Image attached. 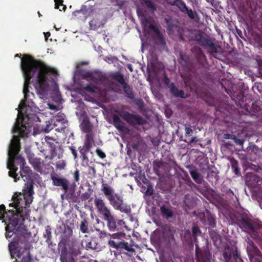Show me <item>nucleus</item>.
<instances>
[{"mask_svg": "<svg viewBox=\"0 0 262 262\" xmlns=\"http://www.w3.org/2000/svg\"><path fill=\"white\" fill-rule=\"evenodd\" d=\"M67 122V120L64 118V116L63 114H59L55 118V123H64V122ZM57 124L55 123V125L57 126Z\"/></svg>", "mask_w": 262, "mask_h": 262, "instance_id": "obj_44", "label": "nucleus"}, {"mask_svg": "<svg viewBox=\"0 0 262 262\" xmlns=\"http://www.w3.org/2000/svg\"><path fill=\"white\" fill-rule=\"evenodd\" d=\"M81 89L91 93H95L97 92V88L91 84H87L85 85H81Z\"/></svg>", "mask_w": 262, "mask_h": 262, "instance_id": "obj_35", "label": "nucleus"}, {"mask_svg": "<svg viewBox=\"0 0 262 262\" xmlns=\"http://www.w3.org/2000/svg\"><path fill=\"white\" fill-rule=\"evenodd\" d=\"M104 220L106 221L107 227L110 231L114 232L119 230V228L117 226V219L112 214Z\"/></svg>", "mask_w": 262, "mask_h": 262, "instance_id": "obj_18", "label": "nucleus"}, {"mask_svg": "<svg viewBox=\"0 0 262 262\" xmlns=\"http://www.w3.org/2000/svg\"><path fill=\"white\" fill-rule=\"evenodd\" d=\"M161 216L167 220L172 218L174 213L170 205H163L160 207Z\"/></svg>", "mask_w": 262, "mask_h": 262, "instance_id": "obj_20", "label": "nucleus"}, {"mask_svg": "<svg viewBox=\"0 0 262 262\" xmlns=\"http://www.w3.org/2000/svg\"><path fill=\"white\" fill-rule=\"evenodd\" d=\"M69 148L74 156V159H76L77 158V152L75 147L73 146H71L69 147Z\"/></svg>", "mask_w": 262, "mask_h": 262, "instance_id": "obj_59", "label": "nucleus"}, {"mask_svg": "<svg viewBox=\"0 0 262 262\" xmlns=\"http://www.w3.org/2000/svg\"><path fill=\"white\" fill-rule=\"evenodd\" d=\"M7 168L10 170L8 172L9 176L14 178L15 182L18 181L19 180V177H18V174L16 173L18 168L15 165L13 162L8 163Z\"/></svg>", "mask_w": 262, "mask_h": 262, "instance_id": "obj_21", "label": "nucleus"}, {"mask_svg": "<svg viewBox=\"0 0 262 262\" xmlns=\"http://www.w3.org/2000/svg\"><path fill=\"white\" fill-rule=\"evenodd\" d=\"M190 174L193 180L198 184H201L202 182L201 174L196 170H190Z\"/></svg>", "mask_w": 262, "mask_h": 262, "instance_id": "obj_33", "label": "nucleus"}, {"mask_svg": "<svg viewBox=\"0 0 262 262\" xmlns=\"http://www.w3.org/2000/svg\"><path fill=\"white\" fill-rule=\"evenodd\" d=\"M114 126L120 132H128L129 130L128 128L125 127L123 122L121 120L119 116L114 114L112 116Z\"/></svg>", "mask_w": 262, "mask_h": 262, "instance_id": "obj_19", "label": "nucleus"}, {"mask_svg": "<svg viewBox=\"0 0 262 262\" xmlns=\"http://www.w3.org/2000/svg\"><path fill=\"white\" fill-rule=\"evenodd\" d=\"M143 3L151 13H154L157 10L155 5L150 0H143Z\"/></svg>", "mask_w": 262, "mask_h": 262, "instance_id": "obj_34", "label": "nucleus"}, {"mask_svg": "<svg viewBox=\"0 0 262 262\" xmlns=\"http://www.w3.org/2000/svg\"><path fill=\"white\" fill-rule=\"evenodd\" d=\"M90 197V194L88 192H84L81 195V199L83 201L88 200Z\"/></svg>", "mask_w": 262, "mask_h": 262, "instance_id": "obj_63", "label": "nucleus"}, {"mask_svg": "<svg viewBox=\"0 0 262 262\" xmlns=\"http://www.w3.org/2000/svg\"><path fill=\"white\" fill-rule=\"evenodd\" d=\"M156 35V43L159 45L165 46L166 45V41L163 34L160 32Z\"/></svg>", "mask_w": 262, "mask_h": 262, "instance_id": "obj_36", "label": "nucleus"}, {"mask_svg": "<svg viewBox=\"0 0 262 262\" xmlns=\"http://www.w3.org/2000/svg\"><path fill=\"white\" fill-rule=\"evenodd\" d=\"M125 96L129 99L133 100L135 98L133 90L129 84L126 82L122 85Z\"/></svg>", "mask_w": 262, "mask_h": 262, "instance_id": "obj_28", "label": "nucleus"}, {"mask_svg": "<svg viewBox=\"0 0 262 262\" xmlns=\"http://www.w3.org/2000/svg\"><path fill=\"white\" fill-rule=\"evenodd\" d=\"M69 251L70 257H69V260L71 262H76L75 257L81 253L79 247L76 245H72L70 246Z\"/></svg>", "mask_w": 262, "mask_h": 262, "instance_id": "obj_22", "label": "nucleus"}, {"mask_svg": "<svg viewBox=\"0 0 262 262\" xmlns=\"http://www.w3.org/2000/svg\"><path fill=\"white\" fill-rule=\"evenodd\" d=\"M80 230L83 233H88L89 232V222L86 219H83L80 224Z\"/></svg>", "mask_w": 262, "mask_h": 262, "instance_id": "obj_32", "label": "nucleus"}, {"mask_svg": "<svg viewBox=\"0 0 262 262\" xmlns=\"http://www.w3.org/2000/svg\"><path fill=\"white\" fill-rule=\"evenodd\" d=\"M70 251H68V249L66 246H63L60 250V260L61 262H71L69 261Z\"/></svg>", "mask_w": 262, "mask_h": 262, "instance_id": "obj_27", "label": "nucleus"}, {"mask_svg": "<svg viewBox=\"0 0 262 262\" xmlns=\"http://www.w3.org/2000/svg\"><path fill=\"white\" fill-rule=\"evenodd\" d=\"M13 202L9 204L10 207H13L15 210H10L9 213L7 215L8 224L5 227L6 237H11L14 233V230L18 225H21L25 221V217L23 213V207L20 205L21 199L18 196H13L12 197Z\"/></svg>", "mask_w": 262, "mask_h": 262, "instance_id": "obj_3", "label": "nucleus"}, {"mask_svg": "<svg viewBox=\"0 0 262 262\" xmlns=\"http://www.w3.org/2000/svg\"><path fill=\"white\" fill-rule=\"evenodd\" d=\"M196 262H210L211 254L207 246L200 248L195 245Z\"/></svg>", "mask_w": 262, "mask_h": 262, "instance_id": "obj_13", "label": "nucleus"}, {"mask_svg": "<svg viewBox=\"0 0 262 262\" xmlns=\"http://www.w3.org/2000/svg\"><path fill=\"white\" fill-rule=\"evenodd\" d=\"M171 85L170 92L174 97L182 98H186L184 91L178 90L173 83H172Z\"/></svg>", "mask_w": 262, "mask_h": 262, "instance_id": "obj_25", "label": "nucleus"}, {"mask_svg": "<svg viewBox=\"0 0 262 262\" xmlns=\"http://www.w3.org/2000/svg\"><path fill=\"white\" fill-rule=\"evenodd\" d=\"M232 256L233 257L234 260L236 259L237 258H241V256H240L239 254H238V252H237L236 248L235 249L234 252L233 251Z\"/></svg>", "mask_w": 262, "mask_h": 262, "instance_id": "obj_64", "label": "nucleus"}, {"mask_svg": "<svg viewBox=\"0 0 262 262\" xmlns=\"http://www.w3.org/2000/svg\"><path fill=\"white\" fill-rule=\"evenodd\" d=\"M96 152L97 155L101 158L104 159L106 157L105 154L99 148L96 149Z\"/></svg>", "mask_w": 262, "mask_h": 262, "instance_id": "obj_53", "label": "nucleus"}, {"mask_svg": "<svg viewBox=\"0 0 262 262\" xmlns=\"http://www.w3.org/2000/svg\"><path fill=\"white\" fill-rule=\"evenodd\" d=\"M242 102L243 103V101H239L238 102L241 107L245 110L248 113L250 114L251 115H254L260 111V106L256 102H253L251 107L247 103L242 104Z\"/></svg>", "mask_w": 262, "mask_h": 262, "instance_id": "obj_17", "label": "nucleus"}, {"mask_svg": "<svg viewBox=\"0 0 262 262\" xmlns=\"http://www.w3.org/2000/svg\"><path fill=\"white\" fill-rule=\"evenodd\" d=\"M101 191L114 209L127 215L130 214V207L124 203L123 197L119 193H115L113 188L103 181L102 182Z\"/></svg>", "mask_w": 262, "mask_h": 262, "instance_id": "obj_5", "label": "nucleus"}, {"mask_svg": "<svg viewBox=\"0 0 262 262\" xmlns=\"http://www.w3.org/2000/svg\"><path fill=\"white\" fill-rule=\"evenodd\" d=\"M108 245L110 247L120 250L126 254H133L135 252V249L132 245H129L127 242L122 240V241L116 242L113 240L108 241Z\"/></svg>", "mask_w": 262, "mask_h": 262, "instance_id": "obj_10", "label": "nucleus"}, {"mask_svg": "<svg viewBox=\"0 0 262 262\" xmlns=\"http://www.w3.org/2000/svg\"><path fill=\"white\" fill-rule=\"evenodd\" d=\"M94 204L98 213L101 215L103 220L112 214L111 209L106 206L103 200L96 198L94 200Z\"/></svg>", "mask_w": 262, "mask_h": 262, "instance_id": "obj_12", "label": "nucleus"}, {"mask_svg": "<svg viewBox=\"0 0 262 262\" xmlns=\"http://www.w3.org/2000/svg\"><path fill=\"white\" fill-rule=\"evenodd\" d=\"M86 134L84 145L87 147V148H91L94 142L93 133L92 132Z\"/></svg>", "mask_w": 262, "mask_h": 262, "instance_id": "obj_31", "label": "nucleus"}, {"mask_svg": "<svg viewBox=\"0 0 262 262\" xmlns=\"http://www.w3.org/2000/svg\"><path fill=\"white\" fill-rule=\"evenodd\" d=\"M111 237L113 239H121L122 237V234L119 232L113 233L111 235Z\"/></svg>", "mask_w": 262, "mask_h": 262, "instance_id": "obj_60", "label": "nucleus"}, {"mask_svg": "<svg viewBox=\"0 0 262 262\" xmlns=\"http://www.w3.org/2000/svg\"><path fill=\"white\" fill-rule=\"evenodd\" d=\"M33 185V181H27V184L24 189V193L29 196H32L34 194Z\"/></svg>", "mask_w": 262, "mask_h": 262, "instance_id": "obj_30", "label": "nucleus"}, {"mask_svg": "<svg viewBox=\"0 0 262 262\" xmlns=\"http://www.w3.org/2000/svg\"><path fill=\"white\" fill-rule=\"evenodd\" d=\"M192 235L194 237L197 236L201 233L200 228L197 226H193L192 228Z\"/></svg>", "mask_w": 262, "mask_h": 262, "instance_id": "obj_50", "label": "nucleus"}, {"mask_svg": "<svg viewBox=\"0 0 262 262\" xmlns=\"http://www.w3.org/2000/svg\"><path fill=\"white\" fill-rule=\"evenodd\" d=\"M235 136L231 134H224L223 135V138L225 139H234Z\"/></svg>", "mask_w": 262, "mask_h": 262, "instance_id": "obj_61", "label": "nucleus"}, {"mask_svg": "<svg viewBox=\"0 0 262 262\" xmlns=\"http://www.w3.org/2000/svg\"><path fill=\"white\" fill-rule=\"evenodd\" d=\"M188 15V17L190 19H194V12L191 9H189L187 7L186 8V10H185V12Z\"/></svg>", "mask_w": 262, "mask_h": 262, "instance_id": "obj_56", "label": "nucleus"}, {"mask_svg": "<svg viewBox=\"0 0 262 262\" xmlns=\"http://www.w3.org/2000/svg\"><path fill=\"white\" fill-rule=\"evenodd\" d=\"M148 28L152 30L156 34L160 32L159 29L157 27V26L154 24H149V25H148Z\"/></svg>", "mask_w": 262, "mask_h": 262, "instance_id": "obj_58", "label": "nucleus"}, {"mask_svg": "<svg viewBox=\"0 0 262 262\" xmlns=\"http://www.w3.org/2000/svg\"><path fill=\"white\" fill-rule=\"evenodd\" d=\"M51 179L52 181V184L54 186L61 187L65 194L68 192L69 188L70 182L67 179L58 177L54 173L51 174Z\"/></svg>", "mask_w": 262, "mask_h": 262, "instance_id": "obj_14", "label": "nucleus"}, {"mask_svg": "<svg viewBox=\"0 0 262 262\" xmlns=\"http://www.w3.org/2000/svg\"><path fill=\"white\" fill-rule=\"evenodd\" d=\"M21 70L25 79L23 93L24 100L19 105L18 114L27 116L26 112L23 114V111L27 106L26 102L29 104H34L31 96H34L33 93H30L29 88L31 79L36 76V81L34 87L37 94L45 96L47 94L49 84L47 76L53 75L55 72L52 68L47 66L40 60L35 59L29 54H24L21 58Z\"/></svg>", "mask_w": 262, "mask_h": 262, "instance_id": "obj_1", "label": "nucleus"}, {"mask_svg": "<svg viewBox=\"0 0 262 262\" xmlns=\"http://www.w3.org/2000/svg\"><path fill=\"white\" fill-rule=\"evenodd\" d=\"M55 8L59 9L60 11L65 10L67 8L66 6L63 4V0H54Z\"/></svg>", "mask_w": 262, "mask_h": 262, "instance_id": "obj_38", "label": "nucleus"}, {"mask_svg": "<svg viewBox=\"0 0 262 262\" xmlns=\"http://www.w3.org/2000/svg\"><path fill=\"white\" fill-rule=\"evenodd\" d=\"M163 82L168 88L170 89L172 82H171L170 79L165 75L163 77Z\"/></svg>", "mask_w": 262, "mask_h": 262, "instance_id": "obj_51", "label": "nucleus"}, {"mask_svg": "<svg viewBox=\"0 0 262 262\" xmlns=\"http://www.w3.org/2000/svg\"><path fill=\"white\" fill-rule=\"evenodd\" d=\"M73 178L75 182H78L79 181L80 173L78 169H76L73 173Z\"/></svg>", "mask_w": 262, "mask_h": 262, "instance_id": "obj_54", "label": "nucleus"}, {"mask_svg": "<svg viewBox=\"0 0 262 262\" xmlns=\"http://www.w3.org/2000/svg\"><path fill=\"white\" fill-rule=\"evenodd\" d=\"M208 221L209 224L212 227H214L216 226L215 220L212 216H209L208 217Z\"/></svg>", "mask_w": 262, "mask_h": 262, "instance_id": "obj_57", "label": "nucleus"}, {"mask_svg": "<svg viewBox=\"0 0 262 262\" xmlns=\"http://www.w3.org/2000/svg\"><path fill=\"white\" fill-rule=\"evenodd\" d=\"M73 234V230L69 226L64 225V231L63 232V235L67 238H69Z\"/></svg>", "mask_w": 262, "mask_h": 262, "instance_id": "obj_39", "label": "nucleus"}, {"mask_svg": "<svg viewBox=\"0 0 262 262\" xmlns=\"http://www.w3.org/2000/svg\"><path fill=\"white\" fill-rule=\"evenodd\" d=\"M66 165L67 163L65 160H60L57 162L55 167L57 169L61 170L65 169Z\"/></svg>", "mask_w": 262, "mask_h": 262, "instance_id": "obj_43", "label": "nucleus"}, {"mask_svg": "<svg viewBox=\"0 0 262 262\" xmlns=\"http://www.w3.org/2000/svg\"><path fill=\"white\" fill-rule=\"evenodd\" d=\"M18 118L13 127L12 132L14 134H17L18 136L14 135L9 145V155L13 160L19 162L20 170V176L24 181H33L32 179V171L30 168L26 166V162L24 158L19 155L20 151V138L28 137L31 132L30 126L23 124V119L21 122Z\"/></svg>", "mask_w": 262, "mask_h": 262, "instance_id": "obj_2", "label": "nucleus"}, {"mask_svg": "<svg viewBox=\"0 0 262 262\" xmlns=\"http://www.w3.org/2000/svg\"><path fill=\"white\" fill-rule=\"evenodd\" d=\"M80 127L82 132L85 133H89L92 132V125H91L89 119L84 118L80 124Z\"/></svg>", "mask_w": 262, "mask_h": 262, "instance_id": "obj_26", "label": "nucleus"}, {"mask_svg": "<svg viewBox=\"0 0 262 262\" xmlns=\"http://www.w3.org/2000/svg\"><path fill=\"white\" fill-rule=\"evenodd\" d=\"M92 72L87 71H82L80 72V76L83 79L91 81Z\"/></svg>", "mask_w": 262, "mask_h": 262, "instance_id": "obj_40", "label": "nucleus"}, {"mask_svg": "<svg viewBox=\"0 0 262 262\" xmlns=\"http://www.w3.org/2000/svg\"><path fill=\"white\" fill-rule=\"evenodd\" d=\"M110 78L112 80H114L119 83L122 86L126 82L125 81L123 75L119 72H115L110 75Z\"/></svg>", "mask_w": 262, "mask_h": 262, "instance_id": "obj_24", "label": "nucleus"}, {"mask_svg": "<svg viewBox=\"0 0 262 262\" xmlns=\"http://www.w3.org/2000/svg\"><path fill=\"white\" fill-rule=\"evenodd\" d=\"M105 80V75L101 72H94L92 73L91 81L95 83H98L99 82H102Z\"/></svg>", "mask_w": 262, "mask_h": 262, "instance_id": "obj_23", "label": "nucleus"}, {"mask_svg": "<svg viewBox=\"0 0 262 262\" xmlns=\"http://www.w3.org/2000/svg\"><path fill=\"white\" fill-rule=\"evenodd\" d=\"M239 223L241 228L244 230L252 233L253 238L257 239L262 238V228L251 219L243 217L239 221Z\"/></svg>", "mask_w": 262, "mask_h": 262, "instance_id": "obj_8", "label": "nucleus"}, {"mask_svg": "<svg viewBox=\"0 0 262 262\" xmlns=\"http://www.w3.org/2000/svg\"><path fill=\"white\" fill-rule=\"evenodd\" d=\"M101 191L114 209L127 215L130 214V207L124 203L123 197L119 193H115L113 188L103 181L102 182Z\"/></svg>", "mask_w": 262, "mask_h": 262, "instance_id": "obj_4", "label": "nucleus"}, {"mask_svg": "<svg viewBox=\"0 0 262 262\" xmlns=\"http://www.w3.org/2000/svg\"><path fill=\"white\" fill-rule=\"evenodd\" d=\"M12 258L14 256L20 258L25 251L27 252L26 256H24L21 262H31L32 258L28 248L27 247L26 239L25 236L21 234L16 235L12 242L8 245Z\"/></svg>", "mask_w": 262, "mask_h": 262, "instance_id": "obj_6", "label": "nucleus"}, {"mask_svg": "<svg viewBox=\"0 0 262 262\" xmlns=\"http://www.w3.org/2000/svg\"><path fill=\"white\" fill-rule=\"evenodd\" d=\"M165 21L167 26V30L170 32L173 31L175 27L174 22L168 19H165Z\"/></svg>", "mask_w": 262, "mask_h": 262, "instance_id": "obj_45", "label": "nucleus"}, {"mask_svg": "<svg viewBox=\"0 0 262 262\" xmlns=\"http://www.w3.org/2000/svg\"><path fill=\"white\" fill-rule=\"evenodd\" d=\"M68 124V121L64 122V123H61V126L56 128V130H58L60 132H64L65 129L67 128V125Z\"/></svg>", "mask_w": 262, "mask_h": 262, "instance_id": "obj_55", "label": "nucleus"}, {"mask_svg": "<svg viewBox=\"0 0 262 262\" xmlns=\"http://www.w3.org/2000/svg\"><path fill=\"white\" fill-rule=\"evenodd\" d=\"M247 251L251 262H262V254L252 241L248 242Z\"/></svg>", "mask_w": 262, "mask_h": 262, "instance_id": "obj_11", "label": "nucleus"}, {"mask_svg": "<svg viewBox=\"0 0 262 262\" xmlns=\"http://www.w3.org/2000/svg\"><path fill=\"white\" fill-rule=\"evenodd\" d=\"M45 140L51 148V157L52 159L57 155V150L60 147V144L57 140L49 136H46Z\"/></svg>", "mask_w": 262, "mask_h": 262, "instance_id": "obj_16", "label": "nucleus"}, {"mask_svg": "<svg viewBox=\"0 0 262 262\" xmlns=\"http://www.w3.org/2000/svg\"><path fill=\"white\" fill-rule=\"evenodd\" d=\"M10 209H9L10 210ZM9 213V210L6 211V207L4 204L0 205V220L4 219L6 217V220H8L7 215Z\"/></svg>", "mask_w": 262, "mask_h": 262, "instance_id": "obj_37", "label": "nucleus"}, {"mask_svg": "<svg viewBox=\"0 0 262 262\" xmlns=\"http://www.w3.org/2000/svg\"><path fill=\"white\" fill-rule=\"evenodd\" d=\"M185 136H189L191 135V134L193 133L192 129L189 127H186L185 128Z\"/></svg>", "mask_w": 262, "mask_h": 262, "instance_id": "obj_62", "label": "nucleus"}, {"mask_svg": "<svg viewBox=\"0 0 262 262\" xmlns=\"http://www.w3.org/2000/svg\"><path fill=\"white\" fill-rule=\"evenodd\" d=\"M176 6L180 9V10L182 12H185L187 6L183 0H177Z\"/></svg>", "mask_w": 262, "mask_h": 262, "instance_id": "obj_42", "label": "nucleus"}, {"mask_svg": "<svg viewBox=\"0 0 262 262\" xmlns=\"http://www.w3.org/2000/svg\"><path fill=\"white\" fill-rule=\"evenodd\" d=\"M141 22L142 26L144 28L147 27L150 24V21L148 18L145 17L144 15L141 17Z\"/></svg>", "mask_w": 262, "mask_h": 262, "instance_id": "obj_47", "label": "nucleus"}, {"mask_svg": "<svg viewBox=\"0 0 262 262\" xmlns=\"http://www.w3.org/2000/svg\"><path fill=\"white\" fill-rule=\"evenodd\" d=\"M79 152L81 156H82L83 159L85 158V154L90 149V148H87V147L84 145L83 146H80L79 147Z\"/></svg>", "mask_w": 262, "mask_h": 262, "instance_id": "obj_49", "label": "nucleus"}, {"mask_svg": "<svg viewBox=\"0 0 262 262\" xmlns=\"http://www.w3.org/2000/svg\"><path fill=\"white\" fill-rule=\"evenodd\" d=\"M44 237L46 238V242L49 243L51 241L52 234L50 229H47L46 233L44 234Z\"/></svg>", "mask_w": 262, "mask_h": 262, "instance_id": "obj_48", "label": "nucleus"}, {"mask_svg": "<svg viewBox=\"0 0 262 262\" xmlns=\"http://www.w3.org/2000/svg\"><path fill=\"white\" fill-rule=\"evenodd\" d=\"M233 249L229 246L226 247L225 251L223 253L225 262H233L232 260Z\"/></svg>", "mask_w": 262, "mask_h": 262, "instance_id": "obj_29", "label": "nucleus"}, {"mask_svg": "<svg viewBox=\"0 0 262 262\" xmlns=\"http://www.w3.org/2000/svg\"><path fill=\"white\" fill-rule=\"evenodd\" d=\"M90 28L92 30H96L99 28L102 27L103 25L101 23H96L95 19H93L89 22Z\"/></svg>", "mask_w": 262, "mask_h": 262, "instance_id": "obj_41", "label": "nucleus"}, {"mask_svg": "<svg viewBox=\"0 0 262 262\" xmlns=\"http://www.w3.org/2000/svg\"><path fill=\"white\" fill-rule=\"evenodd\" d=\"M190 37L191 40L196 41L200 46L207 47L208 53L213 56L218 53L217 47L214 43L213 39L208 35L199 32L192 35Z\"/></svg>", "mask_w": 262, "mask_h": 262, "instance_id": "obj_7", "label": "nucleus"}, {"mask_svg": "<svg viewBox=\"0 0 262 262\" xmlns=\"http://www.w3.org/2000/svg\"><path fill=\"white\" fill-rule=\"evenodd\" d=\"M118 115L124 119L128 124L133 126L141 125L146 123V121L139 115L132 114L122 110L116 111Z\"/></svg>", "mask_w": 262, "mask_h": 262, "instance_id": "obj_9", "label": "nucleus"}, {"mask_svg": "<svg viewBox=\"0 0 262 262\" xmlns=\"http://www.w3.org/2000/svg\"><path fill=\"white\" fill-rule=\"evenodd\" d=\"M27 158L34 169L41 172L42 170L43 161L40 158L35 157L34 155L30 152L27 153Z\"/></svg>", "mask_w": 262, "mask_h": 262, "instance_id": "obj_15", "label": "nucleus"}, {"mask_svg": "<svg viewBox=\"0 0 262 262\" xmlns=\"http://www.w3.org/2000/svg\"><path fill=\"white\" fill-rule=\"evenodd\" d=\"M231 168L233 171L234 172L235 174L236 175H239L240 174V171L239 169L238 166V163L236 161H234L232 162L231 163Z\"/></svg>", "mask_w": 262, "mask_h": 262, "instance_id": "obj_46", "label": "nucleus"}, {"mask_svg": "<svg viewBox=\"0 0 262 262\" xmlns=\"http://www.w3.org/2000/svg\"><path fill=\"white\" fill-rule=\"evenodd\" d=\"M154 193V189L152 186L149 184L147 185L146 191L145 193L146 195L151 196Z\"/></svg>", "mask_w": 262, "mask_h": 262, "instance_id": "obj_52", "label": "nucleus"}]
</instances>
